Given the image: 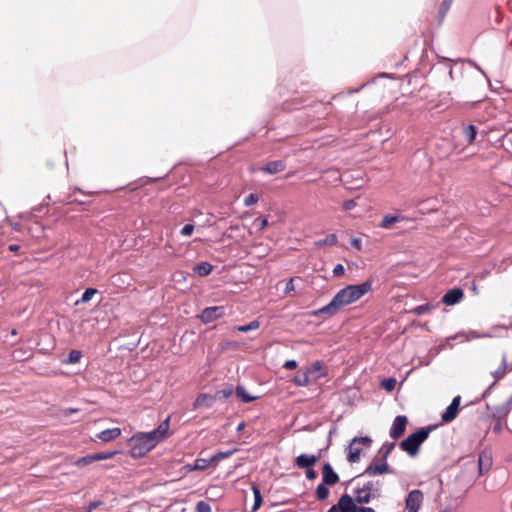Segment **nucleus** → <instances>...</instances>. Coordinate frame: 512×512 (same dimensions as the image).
Here are the masks:
<instances>
[{"instance_id":"c756f323","label":"nucleus","mask_w":512,"mask_h":512,"mask_svg":"<svg viewBox=\"0 0 512 512\" xmlns=\"http://www.w3.org/2000/svg\"><path fill=\"white\" fill-rule=\"evenodd\" d=\"M253 494H254V505L252 507L253 511H256L259 509V507L262 504V496L258 488L253 487Z\"/></svg>"},{"instance_id":"b1692460","label":"nucleus","mask_w":512,"mask_h":512,"mask_svg":"<svg viewBox=\"0 0 512 512\" xmlns=\"http://www.w3.org/2000/svg\"><path fill=\"white\" fill-rule=\"evenodd\" d=\"M337 243V235L336 234H329L324 239L319 240L315 243L317 247H323V246H333Z\"/></svg>"},{"instance_id":"c03bdc74","label":"nucleus","mask_w":512,"mask_h":512,"mask_svg":"<svg viewBox=\"0 0 512 512\" xmlns=\"http://www.w3.org/2000/svg\"><path fill=\"white\" fill-rule=\"evenodd\" d=\"M355 512H374L370 507H358L356 506Z\"/></svg>"},{"instance_id":"0eeeda50","label":"nucleus","mask_w":512,"mask_h":512,"mask_svg":"<svg viewBox=\"0 0 512 512\" xmlns=\"http://www.w3.org/2000/svg\"><path fill=\"white\" fill-rule=\"evenodd\" d=\"M356 503L350 495H342L337 504L333 505L328 512H355Z\"/></svg>"},{"instance_id":"f704fd0d","label":"nucleus","mask_w":512,"mask_h":512,"mask_svg":"<svg viewBox=\"0 0 512 512\" xmlns=\"http://www.w3.org/2000/svg\"><path fill=\"white\" fill-rule=\"evenodd\" d=\"M196 511L197 512H211V506L208 503L201 501L196 505Z\"/></svg>"},{"instance_id":"1a4fd4ad","label":"nucleus","mask_w":512,"mask_h":512,"mask_svg":"<svg viewBox=\"0 0 512 512\" xmlns=\"http://www.w3.org/2000/svg\"><path fill=\"white\" fill-rule=\"evenodd\" d=\"M121 433L122 431L120 428L114 427L99 432L98 434H96L95 439L103 443H108L118 438L121 435Z\"/></svg>"},{"instance_id":"49530a36","label":"nucleus","mask_w":512,"mask_h":512,"mask_svg":"<svg viewBox=\"0 0 512 512\" xmlns=\"http://www.w3.org/2000/svg\"><path fill=\"white\" fill-rule=\"evenodd\" d=\"M369 499H370L369 495H368V494H366V495H365V496H363V497H359V498H358V502H359V503H367V502H369Z\"/></svg>"},{"instance_id":"c85d7f7f","label":"nucleus","mask_w":512,"mask_h":512,"mask_svg":"<svg viewBox=\"0 0 512 512\" xmlns=\"http://www.w3.org/2000/svg\"><path fill=\"white\" fill-rule=\"evenodd\" d=\"M81 357H82V353L80 351L72 350L64 362L66 364H75L80 361Z\"/></svg>"},{"instance_id":"bb28decb","label":"nucleus","mask_w":512,"mask_h":512,"mask_svg":"<svg viewBox=\"0 0 512 512\" xmlns=\"http://www.w3.org/2000/svg\"><path fill=\"white\" fill-rule=\"evenodd\" d=\"M95 461L96 460L94 459V454H92V455H87V456L79 458L78 460L75 461L74 464L76 467L82 468V467L92 464Z\"/></svg>"},{"instance_id":"dca6fc26","label":"nucleus","mask_w":512,"mask_h":512,"mask_svg":"<svg viewBox=\"0 0 512 512\" xmlns=\"http://www.w3.org/2000/svg\"><path fill=\"white\" fill-rule=\"evenodd\" d=\"M323 480L326 484H335L338 481V475L328 464L323 469Z\"/></svg>"},{"instance_id":"4468645a","label":"nucleus","mask_w":512,"mask_h":512,"mask_svg":"<svg viewBox=\"0 0 512 512\" xmlns=\"http://www.w3.org/2000/svg\"><path fill=\"white\" fill-rule=\"evenodd\" d=\"M214 403V396L210 394H201L197 397L194 402V408H208L211 407Z\"/></svg>"},{"instance_id":"39448f33","label":"nucleus","mask_w":512,"mask_h":512,"mask_svg":"<svg viewBox=\"0 0 512 512\" xmlns=\"http://www.w3.org/2000/svg\"><path fill=\"white\" fill-rule=\"evenodd\" d=\"M393 445L387 449L382 459H374L366 468L365 474L369 476H379L391 473V469L387 463V456L390 453Z\"/></svg>"},{"instance_id":"423d86ee","label":"nucleus","mask_w":512,"mask_h":512,"mask_svg":"<svg viewBox=\"0 0 512 512\" xmlns=\"http://www.w3.org/2000/svg\"><path fill=\"white\" fill-rule=\"evenodd\" d=\"M423 493L418 490H412L409 492L405 499V510L406 512H418L423 503Z\"/></svg>"},{"instance_id":"a878e982","label":"nucleus","mask_w":512,"mask_h":512,"mask_svg":"<svg viewBox=\"0 0 512 512\" xmlns=\"http://www.w3.org/2000/svg\"><path fill=\"white\" fill-rule=\"evenodd\" d=\"M236 394L244 402H251L257 399L256 396L250 395L243 387H237Z\"/></svg>"},{"instance_id":"6e6552de","label":"nucleus","mask_w":512,"mask_h":512,"mask_svg":"<svg viewBox=\"0 0 512 512\" xmlns=\"http://www.w3.org/2000/svg\"><path fill=\"white\" fill-rule=\"evenodd\" d=\"M225 314L224 307L222 306H214L208 307L202 311L199 315L200 320L203 323H210L216 319L223 317Z\"/></svg>"},{"instance_id":"f03ea898","label":"nucleus","mask_w":512,"mask_h":512,"mask_svg":"<svg viewBox=\"0 0 512 512\" xmlns=\"http://www.w3.org/2000/svg\"><path fill=\"white\" fill-rule=\"evenodd\" d=\"M169 421L162 422L157 429L148 433H137L129 440L131 455L134 458L145 456L159 442L168 437Z\"/></svg>"},{"instance_id":"9d476101","label":"nucleus","mask_w":512,"mask_h":512,"mask_svg":"<svg viewBox=\"0 0 512 512\" xmlns=\"http://www.w3.org/2000/svg\"><path fill=\"white\" fill-rule=\"evenodd\" d=\"M461 398L460 396H456L452 403L447 407L446 411L442 415V419L445 422H450L455 419L458 413V408L460 405Z\"/></svg>"},{"instance_id":"aec40b11","label":"nucleus","mask_w":512,"mask_h":512,"mask_svg":"<svg viewBox=\"0 0 512 512\" xmlns=\"http://www.w3.org/2000/svg\"><path fill=\"white\" fill-rule=\"evenodd\" d=\"M492 464L491 457L487 454H481L478 459L479 471L482 474L490 469Z\"/></svg>"},{"instance_id":"ddd939ff","label":"nucleus","mask_w":512,"mask_h":512,"mask_svg":"<svg viewBox=\"0 0 512 512\" xmlns=\"http://www.w3.org/2000/svg\"><path fill=\"white\" fill-rule=\"evenodd\" d=\"M307 373L309 374V378L311 379L312 383L325 375L323 367L318 362H315L311 366L307 367Z\"/></svg>"},{"instance_id":"412c9836","label":"nucleus","mask_w":512,"mask_h":512,"mask_svg":"<svg viewBox=\"0 0 512 512\" xmlns=\"http://www.w3.org/2000/svg\"><path fill=\"white\" fill-rule=\"evenodd\" d=\"M400 221V217L397 215H385L382 219L380 226L385 229L391 228L395 223Z\"/></svg>"},{"instance_id":"2f4dec72","label":"nucleus","mask_w":512,"mask_h":512,"mask_svg":"<svg viewBox=\"0 0 512 512\" xmlns=\"http://www.w3.org/2000/svg\"><path fill=\"white\" fill-rule=\"evenodd\" d=\"M117 454L116 451H111V452H100V453H96L94 454V459L96 461H102V460H107V459H110L112 458L113 456H115Z\"/></svg>"},{"instance_id":"a211bd4d","label":"nucleus","mask_w":512,"mask_h":512,"mask_svg":"<svg viewBox=\"0 0 512 512\" xmlns=\"http://www.w3.org/2000/svg\"><path fill=\"white\" fill-rule=\"evenodd\" d=\"M213 266L208 262H201L194 266L193 271L199 276H206L211 273Z\"/></svg>"},{"instance_id":"6ab92c4d","label":"nucleus","mask_w":512,"mask_h":512,"mask_svg":"<svg viewBox=\"0 0 512 512\" xmlns=\"http://www.w3.org/2000/svg\"><path fill=\"white\" fill-rule=\"evenodd\" d=\"M296 461L299 467L304 468L312 466L317 461V458L313 455L302 454L297 457Z\"/></svg>"},{"instance_id":"20e7f679","label":"nucleus","mask_w":512,"mask_h":512,"mask_svg":"<svg viewBox=\"0 0 512 512\" xmlns=\"http://www.w3.org/2000/svg\"><path fill=\"white\" fill-rule=\"evenodd\" d=\"M428 433L424 430L411 434L401 442V447L411 456L417 454L419 446L427 438Z\"/></svg>"},{"instance_id":"9b49d317","label":"nucleus","mask_w":512,"mask_h":512,"mask_svg":"<svg viewBox=\"0 0 512 512\" xmlns=\"http://www.w3.org/2000/svg\"><path fill=\"white\" fill-rule=\"evenodd\" d=\"M407 424V419L405 416H397L393 422L390 434L393 438L400 437L404 431Z\"/></svg>"},{"instance_id":"8fccbe9b","label":"nucleus","mask_w":512,"mask_h":512,"mask_svg":"<svg viewBox=\"0 0 512 512\" xmlns=\"http://www.w3.org/2000/svg\"><path fill=\"white\" fill-rule=\"evenodd\" d=\"M10 250L17 251L18 250V246L17 245H11L10 246Z\"/></svg>"},{"instance_id":"58836bf2","label":"nucleus","mask_w":512,"mask_h":512,"mask_svg":"<svg viewBox=\"0 0 512 512\" xmlns=\"http://www.w3.org/2000/svg\"><path fill=\"white\" fill-rule=\"evenodd\" d=\"M345 274V268L342 264H337L333 269V275L336 277H341Z\"/></svg>"},{"instance_id":"f8f14e48","label":"nucleus","mask_w":512,"mask_h":512,"mask_svg":"<svg viewBox=\"0 0 512 512\" xmlns=\"http://www.w3.org/2000/svg\"><path fill=\"white\" fill-rule=\"evenodd\" d=\"M462 297H463L462 290L452 289L444 295L443 302L449 306L454 305V304L458 303L462 299Z\"/></svg>"},{"instance_id":"7ed1b4c3","label":"nucleus","mask_w":512,"mask_h":512,"mask_svg":"<svg viewBox=\"0 0 512 512\" xmlns=\"http://www.w3.org/2000/svg\"><path fill=\"white\" fill-rule=\"evenodd\" d=\"M371 444L372 439L368 436L353 438L347 448V460L350 463L359 462L361 455L371 447Z\"/></svg>"},{"instance_id":"de8ad7c7","label":"nucleus","mask_w":512,"mask_h":512,"mask_svg":"<svg viewBox=\"0 0 512 512\" xmlns=\"http://www.w3.org/2000/svg\"><path fill=\"white\" fill-rule=\"evenodd\" d=\"M186 471H194L195 469H193V465H187L184 467Z\"/></svg>"},{"instance_id":"ea45409f","label":"nucleus","mask_w":512,"mask_h":512,"mask_svg":"<svg viewBox=\"0 0 512 512\" xmlns=\"http://www.w3.org/2000/svg\"><path fill=\"white\" fill-rule=\"evenodd\" d=\"M357 203L355 200H346L343 203V209L344 210H352L354 207H356Z\"/></svg>"},{"instance_id":"f257e3e1","label":"nucleus","mask_w":512,"mask_h":512,"mask_svg":"<svg viewBox=\"0 0 512 512\" xmlns=\"http://www.w3.org/2000/svg\"><path fill=\"white\" fill-rule=\"evenodd\" d=\"M372 291V281H365L360 284L347 285L340 289L332 300L324 307L313 312L314 315L322 313L333 315L341 308L349 306Z\"/></svg>"},{"instance_id":"a19ab883","label":"nucleus","mask_w":512,"mask_h":512,"mask_svg":"<svg viewBox=\"0 0 512 512\" xmlns=\"http://www.w3.org/2000/svg\"><path fill=\"white\" fill-rule=\"evenodd\" d=\"M350 243H351V245H352L354 248H356L357 250H359V251H360V250L362 249V242H361V239L356 238V237H353V238H351Z\"/></svg>"},{"instance_id":"f3484780","label":"nucleus","mask_w":512,"mask_h":512,"mask_svg":"<svg viewBox=\"0 0 512 512\" xmlns=\"http://www.w3.org/2000/svg\"><path fill=\"white\" fill-rule=\"evenodd\" d=\"M285 169V164L282 161H274L268 163L265 167H263V171L269 174H276L282 172Z\"/></svg>"},{"instance_id":"3c124183","label":"nucleus","mask_w":512,"mask_h":512,"mask_svg":"<svg viewBox=\"0 0 512 512\" xmlns=\"http://www.w3.org/2000/svg\"><path fill=\"white\" fill-rule=\"evenodd\" d=\"M231 394H232V391H231V390H229V391H227V392H225V393H224V396H225V397H228V396H230Z\"/></svg>"},{"instance_id":"a18cd8bd","label":"nucleus","mask_w":512,"mask_h":512,"mask_svg":"<svg viewBox=\"0 0 512 512\" xmlns=\"http://www.w3.org/2000/svg\"><path fill=\"white\" fill-rule=\"evenodd\" d=\"M306 476H307V478H309V479H314V478L316 477V473L314 472V470H312V469H308V470L306 471Z\"/></svg>"},{"instance_id":"4be33fe9","label":"nucleus","mask_w":512,"mask_h":512,"mask_svg":"<svg viewBox=\"0 0 512 512\" xmlns=\"http://www.w3.org/2000/svg\"><path fill=\"white\" fill-rule=\"evenodd\" d=\"M210 466H213V467L216 466L214 461H212V457L210 459L199 458V459H196V461L193 465V469L204 470Z\"/></svg>"},{"instance_id":"79ce46f5","label":"nucleus","mask_w":512,"mask_h":512,"mask_svg":"<svg viewBox=\"0 0 512 512\" xmlns=\"http://www.w3.org/2000/svg\"><path fill=\"white\" fill-rule=\"evenodd\" d=\"M284 367L289 370H293L297 367V362L295 360H288L284 363Z\"/></svg>"},{"instance_id":"393cba45","label":"nucleus","mask_w":512,"mask_h":512,"mask_svg":"<svg viewBox=\"0 0 512 512\" xmlns=\"http://www.w3.org/2000/svg\"><path fill=\"white\" fill-rule=\"evenodd\" d=\"M463 133H464V136L467 139L468 143L471 144L474 142V140L476 138L477 130L474 125H469L464 128Z\"/></svg>"},{"instance_id":"c9c22d12","label":"nucleus","mask_w":512,"mask_h":512,"mask_svg":"<svg viewBox=\"0 0 512 512\" xmlns=\"http://www.w3.org/2000/svg\"><path fill=\"white\" fill-rule=\"evenodd\" d=\"M193 231H194V225H192V224H187V225H185V226L181 229L180 233H181V235H182V236H184V237H188V236H190V235L193 233Z\"/></svg>"},{"instance_id":"37998d69","label":"nucleus","mask_w":512,"mask_h":512,"mask_svg":"<svg viewBox=\"0 0 512 512\" xmlns=\"http://www.w3.org/2000/svg\"><path fill=\"white\" fill-rule=\"evenodd\" d=\"M294 290V282L293 279H290L288 283L286 284L285 292L289 293Z\"/></svg>"},{"instance_id":"4c0bfd02","label":"nucleus","mask_w":512,"mask_h":512,"mask_svg":"<svg viewBox=\"0 0 512 512\" xmlns=\"http://www.w3.org/2000/svg\"><path fill=\"white\" fill-rule=\"evenodd\" d=\"M258 201V197L257 195L255 194H249L245 199H244V204L246 206H250V205H253L255 203H257Z\"/></svg>"},{"instance_id":"5701e85b","label":"nucleus","mask_w":512,"mask_h":512,"mask_svg":"<svg viewBox=\"0 0 512 512\" xmlns=\"http://www.w3.org/2000/svg\"><path fill=\"white\" fill-rule=\"evenodd\" d=\"M97 294V290L94 288H88L84 291L81 298L76 301V305H79L81 303H88L90 302L94 296Z\"/></svg>"},{"instance_id":"2eb2a0df","label":"nucleus","mask_w":512,"mask_h":512,"mask_svg":"<svg viewBox=\"0 0 512 512\" xmlns=\"http://www.w3.org/2000/svg\"><path fill=\"white\" fill-rule=\"evenodd\" d=\"M293 382L300 387H305L311 384L312 381L309 378V374L307 373V368L303 369L297 375H295L293 378Z\"/></svg>"},{"instance_id":"cd10ccee","label":"nucleus","mask_w":512,"mask_h":512,"mask_svg":"<svg viewBox=\"0 0 512 512\" xmlns=\"http://www.w3.org/2000/svg\"><path fill=\"white\" fill-rule=\"evenodd\" d=\"M259 327H260V323L257 320H254L247 325L237 326L236 330L239 332H249V331L257 330Z\"/></svg>"},{"instance_id":"09e8293b","label":"nucleus","mask_w":512,"mask_h":512,"mask_svg":"<svg viewBox=\"0 0 512 512\" xmlns=\"http://www.w3.org/2000/svg\"><path fill=\"white\" fill-rule=\"evenodd\" d=\"M243 428H244V424H243V423H240V424L238 425V427H237V431H239V432H240V431H242V430H243Z\"/></svg>"},{"instance_id":"473e14b6","label":"nucleus","mask_w":512,"mask_h":512,"mask_svg":"<svg viewBox=\"0 0 512 512\" xmlns=\"http://www.w3.org/2000/svg\"><path fill=\"white\" fill-rule=\"evenodd\" d=\"M317 496L319 499L323 500V499H326L329 495V490L327 487H325L324 485H319L317 487Z\"/></svg>"},{"instance_id":"e433bc0d","label":"nucleus","mask_w":512,"mask_h":512,"mask_svg":"<svg viewBox=\"0 0 512 512\" xmlns=\"http://www.w3.org/2000/svg\"><path fill=\"white\" fill-rule=\"evenodd\" d=\"M254 224L257 225L260 230L264 229L268 225V219L266 217L257 218Z\"/></svg>"},{"instance_id":"7c9ffc66","label":"nucleus","mask_w":512,"mask_h":512,"mask_svg":"<svg viewBox=\"0 0 512 512\" xmlns=\"http://www.w3.org/2000/svg\"><path fill=\"white\" fill-rule=\"evenodd\" d=\"M236 450H229V451H226V452H219L215 455L212 456V461H214L215 465H217V463L224 459V458H227L229 456H231Z\"/></svg>"},{"instance_id":"72a5a7b5","label":"nucleus","mask_w":512,"mask_h":512,"mask_svg":"<svg viewBox=\"0 0 512 512\" xmlns=\"http://www.w3.org/2000/svg\"><path fill=\"white\" fill-rule=\"evenodd\" d=\"M396 381L393 378L386 379L382 382L383 388L387 391H392L395 388Z\"/></svg>"}]
</instances>
